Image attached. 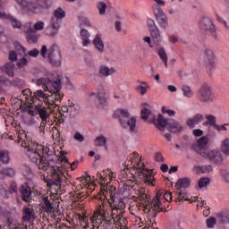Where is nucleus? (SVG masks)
<instances>
[{"mask_svg": "<svg viewBox=\"0 0 229 229\" xmlns=\"http://www.w3.org/2000/svg\"><path fill=\"white\" fill-rule=\"evenodd\" d=\"M189 187H191V178L189 177L179 179L175 183V189L177 191L182 189H189Z\"/></svg>", "mask_w": 229, "mask_h": 229, "instance_id": "nucleus-20", "label": "nucleus"}, {"mask_svg": "<svg viewBox=\"0 0 229 229\" xmlns=\"http://www.w3.org/2000/svg\"><path fill=\"white\" fill-rule=\"evenodd\" d=\"M81 37L82 38V46H84V47L90 44V39H89V38L90 37V33H89V30L82 29L81 30Z\"/></svg>", "mask_w": 229, "mask_h": 229, "instance_id": "nucleus-34", "label": "nucleus"}, {"mask_svg": "<svg viewBox=\"0 0 229 229\" xmlns=\"http://www.w3.org/2000/svg\"><path fill=\"white\" fill-rule=\"evenodd\" d=\"M93 45L98 51L103 52L105 50V43H103V39L101 38L100 34H97L96 38L93 40Z\"/></svg>", "mask_w": 229, "mask_h": 229, "instance_id": "nucleus-31", "label": "nucleus"}, {"mask_svg": "<svg viewBox=\"0 0 229 229\" xmlns=\"http://www.w3.org/2000/svg\"><path fill=\"white\" fill-rule=\"evenodd\" d=\"M38 106H36L35 107H32L28 111V114L31 115V117H35V115H38Z\"/></svg>", "mask_w": 229, "mask_h": 229, "instance_id": "nucleus-59", "label": "nucleus"}, {"mask_svg": "<svg viewBox=\"0 0 229 229\" xmlns=\"http://www.w3.org/2000/svg\"><path fill=\"white\" fill-rule=\"evenodd\" d=\"M21 94L23 95V96H26L25 97V99H26V101H28V99H30H30H31V89H23L22 91H21Z\"/></svg>", "mask_w": 229, "mask_h": 229, "instance_id": "nucleus-60", "label": "nucleus"}, {"mask_svg": "<svg viewBox=\"0 0 229 229\" xmlns=\"http://www.w3.org/2000/svg\"><path fill=\"white\" fill-rule=\"evenodd\" d=\"M153 12L157 24L160 26V28L165 30V28L169 26V19L167 18V14L164 13V11L159 6L153 7Z\"/></svg>", "mask_w": 229, "mask_h": 229, "instance_id": "nucleus-6", "label": "nucleus"}, {"mask_svg": "<svg viewBox=\"0 0 229 229\" xmlns=\"http://www.w3.org/2000/svg\"><path fill=\"white\" fill-rule=\"evenodd\" d=\"M79 22L83 26H90V21L85 16H80Z\"/></svg>", "mask_w": 229, "mask_h": 229, "instance_id": "nucleus-58", "label": "nucleus"}, {"mask_svg": "<svg viewBox=\"0 0 229 229\" xmlns=\"http://www.w3.org/2000/svg\"><path fill=\"white\" fill-rule=\"evenodd\" d=\"M204 158H208L212 164H216V165H221L223 164V155L219 150H208L206 152V157Z\"/></svg>", "mask_w": 229, "mask_h": 229, "instance_id": "nucleus-12", "label": "nucleus"}, {"mask_svg": "<svg viewBox=\"0 0 229 229\" xmlns=\"http://www.w3.org/2000/svg\"><path fill=\"white\" fill-rule=\"evenodd\" d=\"M134 193L135 194H138V198L140 199H146V198H148V196L146 195V189H144V188H139L138 190H136L135 191H134Z\"/></svg>", "mask_w": 229, "mask_h": 229, "instance_id": "nucleus-49", "label": "nucleus"}, {"mask_svg": "<svg viewBox=\"0 0 229 229\" xmlns=\"http://www.w3.org/2000/svg\"><path fill=\"white\" fill-rule=\"evenodd\" d=\"M41 149H43L42 145H38V144L31 142L30 145V148H28L27 151L28 152L33 151L34 153H38V152H40Z\"/></svg>", "mask_w": 229, "mask_h": 229, "instance_id": "nucleus-48", "label": "nucleus"}, {"mask_svg": "<svg viewBox=\"0 0 229 229\" xmlns=\"http://www.w3.org/2000/svg\"><path fill=\"white\" fill-rule=\"evenodd\" d=\"M199 96L202 103H210L214 101V98H212V88H210V85L208 83H205L200 87L199 89Z\"/></svg>", "mask_w": 229, "mask_h": 229, "instance_id": "nucleus-9", "label": "nucleus"}, {"mask_svg": "<svg viewBox=\"0 0 229 229\" xmlns=\"http://www.w3.org/2000/svg\"><path fill=\"white\" fill-rule=\"evenodd\" d=\"M139 83H140V85L136 87V90L140 92L141 96H144V94L148 92V89L146 88L148 87V83H146V81H139Z\"/></svg>", "mask_w": 229, "mask_h": 229, "instance_id": "nucleus-42", "label": "nucleus"}, {"mask_svg": "<svg viewBox=\"0 0 229 229\" xmlns=\"http://www.w3.org/2000/svg\"><path fill=\"white\" fill-rule=\"evenodd\" d=\"M197 171L199 173H202V174H207L208 173H211V171H214V168L211 165H202V166H197Z\"/></svg>", "mask_w": 229, "mask_h": 229, "instance_id": "nucleus-41", "label": "nucleus"}, {"mask_svg": "<svg viewBox=\"0 0 229 229\" xmlns=\"http://www.w3.org/2000/svg\"><path fill=\"white\" fill-rule=\"evenodd\" d=\"M114 208L112 209V212L114 213V210H124L126 208V204L123 200H119L117 204L114 205Z\"/></svg>", "mask_w": 229, "mask_h": 229, "instance_id": "nucleus-55", "label": "nucleus"}, {"mask_svg": "<svg viewBox=\"0 0 229 229\" xmlns=\"http://www.w3.org/2000/svg\"><path fill=\"white\" fill-rule=\"evenodd\" d=\"M29 56H32V58H37L38 55H40V51L38 49L34 48L28 52Z\"/></svg>", "mask_w": 229, "mask_h": 229, "instance_id": "nucleus-61", "label": "nucleus"}, {"mask_svg": "<svg viewBox=\"0 0 229 229\" xmlns=\"http://www.w3.org/2000/svg\"><path fill=\"white\" fill-rule=\"evenodd\" d=\"M2 174L9 176V178H13L15 176V170L13 168H5L2 171Z\"/></svg>", "mask_w": 229, "mask_h": 229, "instance_id": "nucleus-53", "label": "nucleus"}, {"mask_svg": "<svg viewBox=\"0 0 229 229\" xmlns=\"http://www.w3.org/2000/svg\"><path fill=\"white\" fill-rule=\"evenodd\" d=\"M38 115H39L41 121H47V117H49V114H47V108L42 107V106H40L38 109Z\"/></svg>", "mask_w": 229, "mask_h": 229, "instance_id": "nucleus-38", "label": "nucleus"}, {"mask_svg": "<svg viewBox=\"0 0 229 229\" xmlns=\"http://www.w3.org/2000/svg\"><path fill=\"white\" fill-rule=\"evenodd\" d=\"M37 85H38V87L42 85L45 91L54 92L55 99H57V101L64 98V93H60V90H62V80L60 79V75H57L54 79L40 78L38 80Z\"/></svg>", "mask_w": 229, "mask_h": 229, "instance_id": "nucleus-1", "label": "nucleus"}, {"mask_svg": "<svg viewBox=\"0 0 229 229\" xmlns=\"http://www.w3.org/2000/svg\"><path fill=\"white\" fill-rule=\"evenodd\" d=\"M155 160L156 162H164V156H162L161 152H157L155 154Z\"/></svg>", "mask_w": 229, "mask_h": 229, "instance_id": "nucleus-64", "label": "nucleus"}, {"mask_svg": "<svg viewBox=\"0 0 229 229\" xmlns=\"http://www.w3.org/2000/svg\"><path fill=\"white\" fill-rule=\"evenodd\" d=\"M35 219V210L31 208H24L22 212V221L28 223Z\"/></svg>", "mask_w": 229, "mask_h": 229, "instance_id": "nucleus-19", "label": "nucleus"}, {"mask_svg": "<svg viewBox=\"0 0 229 229\" xmlns=\"http://www.w3.org/2000/svg\"><path fill=\"white\" fill-rule=\"evenodd\" d=\"M26 139V132H24V131H19V135H18V140H16V142H21V147L22 148H26L27 150L30 149V141L27 140H24Z\"/></svg>", "mask_w": 229, "mask_h": 229, "instance_id": "nucleus-30", "label": "nucleus"}, {"mask_svg": "<svg viewBox=\"0 0 229 229\" xmlns=\"http://www.w3.org/2000/svg\"><path fill=\"white\" fill-rule=\"evenodd\" d=\"M182 90L185 98H192V96H194V91H192V89L187 85L182 86Z\"/></svg>", "mask_w": 229, "mask_h": 229, "instance_id": "nucleus-46", "label": "nucleus"}, {"mask_svg": "<svg viewBox=\"0 0 229 229\" xmlns=\"http://www.w3.org/2000/svg\"><path fill=\"white\" fill-rule=\"evenodd\" d=\"M73 139L79 142H83V140H85V137H83L79 131L74 133Z\"/></svg>", "mask_w": 229, "mask_h": 229, "instance_id": "nucleus-62", "label": "nucleus"}, {"mask_svg": "<svg viewBox=\"0 0 229 229\" xmlns=\"http://www.w3.org/2000/svg\"><path fill=\"white\" fill-rule=\"evenodd\" d=\"M65 17V11L62 9V7L57 8L54 11V19H57V21H62Z\"/></svg>", "mask_w": 229, "mask_h": 229, "instance_id": "nucleus-40", "label": "nucleus"}, {"mask_svg": "<svg viewBox=\"0 0 229 229\" xmlns=\"http://www.w3.org/2000/svg\"><path fill=\"white\" fill-rule=\"evenodd\" d=\"M199 28L205 31L208 35H210L214 38H217V31L216 30V25L214 21L208 17H203L199 21Z\"/></svg>", "mask_w": 229, "mask_h": 229, "instance_id": "nucleus-4", "label": "nucleus"}, {"mask_svg": "<svg viewBox=\"0 0 229 229\" xmlns=\"http://www.w3.org/2000/svg\"><path fill=\"white\" fill-rule=\"evenodd\" d=\"M138 174H139V176H143V178H145V183H148V185H153V181L155 179L153 178L152 170H147V174H146L142 172V169L138 168Z\"/></svg>", "mask_w": 229, "mask_h": 229, "instance_id": "nucleus-21", "label": "nucleus"}, {"mask_svg": "<svg viewBox=\"0 0 229 229\" xmlns=\"http://www.w3.org/2000/svg\"><path fill=\"white\" fill-rule=\"evenodd\" d=\"M56 52L60 53V47L57 45H52L48 49L46 45L42 46L41 48V56L46 58V55L47 54V58H53V56L56 55Z\"/></svg>", "mask_w": 229, "mask_h": 229, "instance_id": "nucleus-14", "label": "nucleus"}, {"mask_svg": "<svg viewBox=\"0 0 229 229\" xmlns=\"http://www.w3.org/2000/svg\"><path fill=\"white\" fill-rule=\"evenodd\" d=\"M12 85H14V87H18L19 89H22V87H24V81L21 79H15L12 81Z\"/></svg>", "mask_w": 229, "mask_h": 229, "instance_id": "nucleus-57", "label": "nucleus"}, {"mask_svg": "<svg viewBox=\"0 0 229 229\" xmlns=\"http://www.w3.org/2000/svg\"><path fill=\"white\" fill-rule=\"evenodd\" d=\"M206 223L208 228H214V225H216V223H217V219L214 216H211L207 219Z\"/></svg>", "mask_w": 229, "mask_h": 229, "instance_id": "nucleus-56", "label": "nucleus"}, {"mask_svg": "<svg viewBox=\"0 0 229 229\" xmlns=\"http://www.w3.org/2000/svg\"><path fill=\"white\" fill-rule=\"evenodd\" d=\"M38 169H41L42 171H47L49 169V163L47 162V159L45 157L39 158V164L38 165Z\"/></svg>", "mask_w": 229, "mask_h": 229, "instance_id": "nucleus-43", "label": "nucleus"}, {"mask_svg": "<svg viewBox=\"0 0 229 229\" xmlns=\"http://www.w3.org/2000/svg\"><path fill=\"white\" fill-rule=\"evenodd\" d=\"M48 61L54 67H60L62 65V53L56 52L55 55L50 57Z\"/></svg>", "mask_w": 229, "mask_h": 229, "instance_id": "nucleus-29", "label": "nucleus"}, {"mask_svg": "<svg viewBox=\"0 0 229 229\" xmlns=\"http://www.w3.org/2000/svg\"><path fill=\"white\" fill-rule=\"evenodd\" d=\"M30 101L35 102V99H38V98H41L42 99H45L44 102L47 105L49 103V97H47V94L44 93L42 89H38L33 93V96L30 97Z\"/></svg>", "mask_w": 229, "mask_h": 229, "instance_id": "nucleus-28", "label": "nucleus"}, {"mask_svg": "<svg viewBox=\"0 0 229 229\" xmlns=\"http://www.w3.org/2000/svg\"><path fill=\"white\" fill-rule=\"evenodd\" d=\"M206 119L208 123H209V126H212L215 130H217V131H221V127L216 123V116L212 114H208L206 116Z\"/></svg>", "mask_w": 229, "mask_h": 229, "instance_id": "nucleus-36", "label": "nucleus"}, {"mask_svg": "<svg viewBox=\"0 0 229 229\" xmlns=\"http://www.w3.org/2000/svg\"><path fill=\"white\" fill-rule=\"evenodd\" d=\"M51 95H48L47 98H48V108L52 109L53 106H55V101H56V99H55V92H50Z\"/></svg>", "mask_w": 229, "mask_h": 229, "instance_id": "nucleus-54", "label": "nucleus"}, {"mask_svg": "<svg viewBox=\"0 0 229 229\" xmlns=\"http://www.w3.org/2000/svg\"><path fill=\"white\" fill-rule=\"evenodd\" d=\"M170 123H171L170 119H168V120L165 119L164 115L158 114L156 126H157V130H164V128H165V126H169Z\"/></svg>", "mask_w": 229, "mask_h": 229, "instance_id": "nucleus-27", "label": "nucleus"}, {"mask_svg": "<svg viewBox=\"0 0 229 229\" xmlns=\"http://www.w3.org/2000/svg\"><path fill=\"white\" fill-rule=\"evenodd\" d=\"M100 222H96L98 225H97L96 229H112L114 228V225L115 223V218L111 217L110 219L106 218V215L105 213H100Z\"/></svg>", "mask_w": 229, "mask_h": 229, "instance_id": "nucleus-10", "label": "nucleus"}, {"mask_svg": "<svg viewBox=\"0 0 229 229\" xmlns=\"http://www.w3.org/2000/svg\"><path fill=\"white\" fill-rule=\"evenodd\" d=\"M151 115H153V113L151 112V109H148L147 107H144L142 110H141V116L140 118L143 120V121H148V119H149V117H151Z\"/></svg>", "mask_w": 229, "mask_h": 229, "instance_id": "nucleus-44", "label": "nucleus"}, {"mask_svg": "<svg viewBox=\"0 0 229 229\" xmlns=\"http://www.w3.org/2000/svg\"><path fill=\"white\" fill-rule=\"evenodd\" d=\"M168 130L172 133H179V131H182L183 130V127L180 123L174 121V120H170V123H168Z\"/></svg>", "mask_w": 229, "mask_h": 229, "instance_id": "nucleus-26", "label": "nucleus"}, {"mask_svg": "<svg viewBox=\"0 0 229 229\" xmlns=\"http://www.w3.org/2000/svg\"><path fill=\"white\" fill-rule=\"evenodd\" d=\"M106 93H105V89H103V88H100L97 93H90L89 97L91 98V99H93V101H95V104L97 105V106L98 107H102L105 106V105H106Z\"/></svg>", "mask_w": 229, "mask_h": 229, "instance_id": "nucleus-11", "label": "nucleus"}, {"mask_svg": "<svg viewBox=\"0 0 229 229\" xmlns=\"http://www.w3.org/2000/svg\"><path fill=\"white\" fill-rule=\"evenodd\" d=\"M0 162L2 164H10V151L5 149L0 150Z\"/></svg>", "mask_w": 229, "mask_h": 229, "instance_id": "nucleus-35", "label": "nucleus"}, {"mask_svg": "<svg viewBox=\"0 0 229 229\" xmlns=\"http://www.w3.org/2000/svg\"><path fill=\"white\" fill-rule=\"evenodd\" d=\"M158 56L161 58L162 62L165 64V67H167V54L165 53V50L164 48H159Z\"/></svg>", "mask_w": 229, "mask_h": 229, "instance_id": "nucleus-47", "label": "nucleus"}, {"mask_svg": "<svg viewBox=\"0 0 229 229\" xmlns=\"http://www.w3.org/2000/svg\"><path fill=\"white\" fill-rule=\"evenodd\" d=\"M114 72H115L114 68H108L106 65H101L99 67V74H101V76H111V74H114Z\"/></svg>", "mask_w": 229, "mask_h": 229, "instance_id": "nucleus-33", "label": "nucleus"}, {"mask_svg": "<svg viewBox=\"0 0 229 229\" xmlns=\"http://www.w3.org/2000/svg\"><path fill=\"white\" fill-rule=\"evenodd\" d=\"M24 32L27 33V40L29 44H37L38 40V36H37V32L31 28L24 30Z\"/></svg>", "mask_w": 229, "mask_h": 229, "instance_id": "nucleus-22", "label": "nucleus"}, {"mask_svg": "<svg viewBox=\"0 0 229 229\" xmlns=\"http://www.w3.org/2000/svg\"><path fill=\"white\" fill-rule=\"evenodd\" d=\"M215 60H216V56L214 55V51H212L209 48H206L205 49V57H204L205 64L209 69H212V67H214Z\"/></svg>", "mask_w": 229, "mask_h": 229, "instance_id": "nucleus-17", "label": "nucleus"}, {"mask_svg": "<svg viewBox=\"0 0 229 229\" xmlns=\"http://www.w3.org/2000/svg\"><path fill=\"white\" fill-rule=\"evenodd\" d=\"M176 194L178 195L177 199L179 201H182V199H184V201H191L192 203V202L198 201V199H199V197H191V199L185 198L186 194L182 193V191H177Z\"/></svg>", "mask_w": 229, "mask_h": 229, "instance_id": "nucleus-39", "label": "nucleus"}, {"mask_svg": "<svg viewBox=\"0 0 229 229\" xmlns=\"http://www.w3.org/2000/svg\"><path fill=\"white\" fill-rule=\"evenodd\" d=\"M98 10L99 11L100 15H105L106 12V4L105 2H99L97 4Z\"/></svg>", "mask_w": 229, "mask_h": 229, "instance_id": "nucleus-52", "label": "nucleus"}, {"mask_svg": "<svg viewBox=\"0 0 229 229\" xmlns=\"http://www.w3.org/2000/svg\"><path fill=\"white\" fill-rule=\"evenodd\" d=\"M210 183V179L208 177H202L199 181V188L203 189V187H207Z\"/></svg>", "mask_w": 229, "mask_h": 229, "instance_id": "nucleus-51", "label": "nucleus"}, {"mask_svg": "<svg viewBox=\"0 0 229 229\" xmlns=\"http://www.w3.org/2000/svg\"><path fill=\"white\" fill-rule=\"evenodd\" d=\"M151 209H148V212H151L152 217H157L158 216V212H164V208H162V202H160V199H158V194L156 196L155 202H152L151 204Z\"/></svg>", "mask_w": 229, "mask_h": 229, "instance_id": "nucleus-16", "label": "nucleus"}, {"mask_svg": "<svg viewBox=\"0 0 229 229\" xmlns=\"http://www.w3.org/2000/svg\"><path fill=\"white\" fill-rule=\"evenodd\" d=\"M95 146H98V147L106 146V138L103 135L98 136L95 139Z\"/></svg>", "mask_w": 229, "mask_h": 229, "instance_id": "nucleus-45", "label": "nucleus"}, {"mask_svg": "<svg viewBox=\"0 0 229 229\" xmlns=\"http://www.w3.org/2000/svg\"><path fill=\"white\" fill-rule=\"evenodd\" d=\"M216 217L218 219V223H221L222 225H226L229 223V210L224 209L218 214H216Z\"/></svg>", "mask_w": 229, "mask_h": 229, "instance_id": "nucleus-23", "label": "nucleus"}, {"mask_svg": "<svg viewBox=\"0 0 229 229\" xmlns=\"http://www.w3.org/2000/svg\"><path fill=\"white\" fill-rule=\"evenodd\" d=\"M42 151L40 152H34L31 150H29V152H27V156L29 157L30 160H31V162H33L34 164H38V159L42 158Z\"/></svg>", "mask_w": 229, "mask_h": 229, "instance_id": "nucleus-32", "label": "nucleus"}, {"mask_svg": "<svg viewBox=\"0 0 229 229\" xmlns=\"http://www.w3.org/2000/svg\"><path fill=\"white\" fill-rule=\"evenodd\" d=\"M64 174H62V172L56 171L53 167V172L50 179H46V177L43 178L45 182L47 183L49 187H53V185H55L56 187H60L62 185V182H64Z\"/></svg>", "mask_w": 229, "mask_h": 229, "instance_id": "nucleus-8", "label": "nucleus"}, {"mask_svg": "<svg viewBox=\"0 0 229 229\" xmlns=\"http://www.w3.org/2000/svg\"><path fill=\"white\" fill-rule=\"evenodd\" d=\"M191 149L200 155V157H207L208 150V137L202 136L200 137L197 143H194L191 146Z\"/></svg>", "mask_w": 229, "mask_h": 229, "instance_id": "nucleus-5", "label": "nucleus"}, {"mask_svg": "<svg viewBox=\"0 0 229 229\" xmlns=\"http://www.w3.org/2000/svg\"><path fill=\"white\" fill-rule=\"evenodd\" d=\"M147 22L148 26V31H150L153 42L156 44V46H160V30H158V27H157L155 20L148 19Z\"/></svg>", "mask_w": 229, "mask_h": 229, "instance_id": "nucleus-7", "label": "nucleus"}, {"mask_svg": "<svg viewBox=\"0 0 229 229\" xmlns=\"http://www.w3.org/2000/svg\"><path fill=\"white\" fill-rule=\"evenodd\" d=\"M20 6L24 8V10H30L33 13H42V10H49L50 6L47 4L45 5H37V4L33 3L31 0H15Z\"/></svg>", "mask_w": 229, "mask_h": 229, "instance_id": "nucleus-3", "label": "nucleus"}, {"mask_svg": "<svg viewBox=\"0 0 229 229\" xmlns=\"http://www.w3.org/2000/svg\"><path fill=\"white\" fill-rule=\"evenodd\" d=\"M114 119H118L123 128H130V131H135L137 119L131 117L130 119V112L126 109H117L113 114Z\"/></svg>", "mask_w": 229, "mask_h": 229, "instance_id": "nucleus-2", "label": "nucleus"}, {"mask_svg": "<svg viewBox=\"0 0 229 229\" xmlns=\"http://www.w3.org/2000/svg\"><path fill=\"white\" fill-rule=\"evenodd\" d=\"M42 208L44 212H47V214H51L52 212H54L55 206H53V203H51V200H49V197L43 198Z\"/></svg>", "mask_w": 229, "mask_h": 229, "instance_id": "nucleus-25", "label": "nucleus"}, {"mask_svg": "<svg viewBox=\"0 0 229 229\" xmlns=\"http://www.w3.org/2000/svg\"><path fill=\"white\" fill-rule=\"evenodd\" d=\"M34 30L37 31L44 30V21H38L34 24Z\"/></svg>", "mask_w": 229, "mask_h": 229, "instance_id": "nucleus-63", "label": "nucleus"}, {"mask_svg": "<svg viewBox=\"0 0 229 229\" xmlns=\"http://www.w3.org/2000/svg\"><path fill=\"white\" fill-rule=\"evenodd\" d=\"M60 28V20H57L56 18H51L50 24L48 26V30L51 31V35H56V32L58 31Z\"/></svg>", "mask_w": 229, "mask_h": 229, "instance_id": "nucleus-24", "label": "nucleus"}, {"mask_svg": "<svg viewBox=\"0 0 229 229\" xmlns=\"http://www.w3.org/2000/svg\"><path fill=\"white\" fill-rule=\"evenodd\" d=\"M221 151L224 153V155L229 156V140L228 139L225 140L223 141Z\"/></svg>", "mask_w": 229, "mask_h": 229, "instance_id": "nucleus-50", "label": "nucleus"}, {"mask_svg": "<svg viewBox=\"0 0 229 229\" xmlns=\"http://www.w3.org/2000/svg\"><path fill=\"white\" fill-rule=\"evenodd\" d=\"M205 121V115L203 114H195L191 118L186 120L187 126L192 130Z\"/></svg>", "mask_w": 229, "mask_h": 229, "instance_id": "nucleus-13", "label": "nucleus"}, {"mask_svg": "<svg viewBox=\"0 0 229 229\" xmlns=\"http://www.w3.org/2000/svg\"><path fill=\"white\" fill-rule=\"evenodd\" d=\"M8 21L11 23V25L13 26V28L14 29H18L21 30V28H22V22H21V21H19L17 18H15L14 16H8Z\"/></svg>", "mask_w": 229, "mask_h": 229, "instance_id": "nucleus-37", "label": "nucleus"}, {"mask_svg": "<svg viewBox=\"0 0 229 229\" xmlns=\"http://www.w3.org/2000/svg\"><path fill=\"white\" fill-rule=\"evenodd\" d=\"M0 69L3 72L7 74V76H10L11 78H13L15 76V64H13V63H5L0 67Z\"/></svg>", "mask_w": 229, "mask_h": 229, "instance_id": "nucleus-18", "label": "nucleus"}, {"mask_svg": "<svg viewBox=\"0 0 229 229\" xmlns=\"http://www.w3.org/2000/svg\"><path fill=\"white\" fill-rule=\"evenodd\" d=\"M20 193L21 196V199L25 201V203H28V201L31 199V188H30L28 182H25L21 185Z\"/></svg>", "mask_w": 229, "mask_h": 229, "instance_id": "nucleus-15", "label": "nucleus"}]
</instances>
